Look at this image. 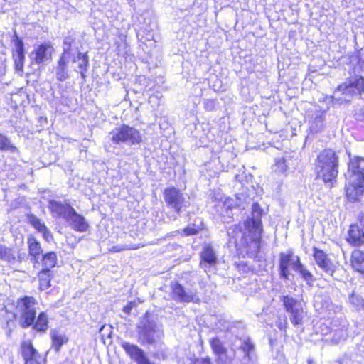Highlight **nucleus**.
Wrapping results in <instances>:
<instances>
[{
    "label": "nucleus",
    "instance_id": "nucleus-1",
    "mask_svg": "<svg viewBox=\"0 0 364 364\" xmlns=\"http://www.w3.org/2000/svg\"><path fill=\"white\" fill-rule=\"evenodd\" d=\"M364 93V77L361 75H354L347 77L335 90L332 97L334 103H349L351 100L359 96L362 98Z\"/></svg>",
    "mask_w": 364,
    "mask_h": 364
},
{
    "label": "nucleus",
    "instance_id": "nucleus-2",
    "mask_svg": "<svg viewBox=\"0 0 364 364\" xmlns=\"http://www.w3.org/2000/svg\"><path fill=\"white\" fill-rule=\"evenodd\" d=\"M339 159L336 153L326 149L321 151L315 161V171L325 183L332 182L338 176Z\"/></svg>",
    "mask_w": 364,
    "mask_h": 364
},
{
    "label": "nucleus",
    "instance_id": "nucleus-3",
    "mask_svg": "<svg viewBox=\"0 0 364 364\" xmlns=\"http://www.w3.org/2000/svg\"><path fill=\"white\" fill-rule=\"evenodd\" d=\"M139 334L143 343L153 344L157 339L163 336V329L161 324L150 318L147 312L138 324Z\"/></svg>",
    "mask_w": 364,
    "mask_h": 364
},
{
    "label": "nucleus",
    "instance_id": "nucleus-4",
    "mask_svg": "<svg viewBox=\"0 0 364 364\" xmlns=\"http://www.w3.org/2000/svg\"><path fill=\"white\" fill-rule=\"evenodd\" d=\"M37 301L32 296H25L16 301V311L20 314V324L23 328L34 323L36 316Z\"/></svg>",
    "mask_w": 364,
    "mask_h": 364
},
{
    "label": "nucleus",
    "instance_id": "nucleus-5",
    "mask_svg": "<svg viewBox=\"0 0 364 364\" xmlns=\"http://www.w3.org/2000/svg\"><path fill=\"white\" fill-rule=\"evenodd\" d=\"M109 137L114 144L127 143L131 145L141 142L140 132L134 127L123 124L115 128L109 133Z\"/></svg>",
    "mask_w": 364,
    "mask_h": 364
},
{
    "label": "nucleus",
    "instance_id": "nucleus-6",
    "mask_svg": "<svg viewBox=\"0 0 364 364\" xmlns=\"http://www.w3.org/2000/svg\"><path fill=\"white\" fill-rule=\"evenodd\" d=\"M282 301L291 323L294 326L301 324L306 315L303 302L288 295L284 296Z\"/></svg>",
    "mask_w": 364,
    "mask_h": 364
},
{
    "label": "nucleus",
    "instance_id": "nucleus-7",
    "mask_svg": "<svg viewBox=\"0 0 364 364\" xmlns=\"http://www.w3.org/2000/svg\"><path fill=\"white\" fill-rule=\"evenodd\" d=\"M262 210L257 203L252 205V217L245 221V230L248 232L250 240L256 241L261 237L262 224L261 218Z\"/></svg>",
    "mask_w": 364,
    "mask_h": 364
},
{
    "label": "nucleus",
    "instance_id": "nucleus-8",
    "mask_svg": "<svg viewBox=\"0 0 364 364\" xmlns=\"http://www.w3.org/2000/svg\"><path fill=\"white\" fill-rule=\"evenodd\" d=\"M164 198L167 207L173 210L177 214L183 212L189 204L183 193L174 187L164 191Z\"/></svg>",
    "mask_w": 364,
    "mask_h": 364
},
{
    "label": "nucleus",
    "instance_id": "nucleus-9",
    "mask_svg": "<svg viewBox=\"0 0 364 364\" xmlns=\"http://www.w3.org/2000/svg\"><path fill=\"white\" fill-rule=\"evenodd\" d=\"M301 262L299 256L294 255L292 251L287 252H280L279 255V274L280 278L289 279L290 274L289 268L293 270L297 267Z\"/></svg>",
    "mask_w": 364,
    "mask_h": 364
},
{
    "label": "nucleus",
    "instance_id": "nucleus-10",
    "mask_svg": "<svg viewBox=\"0 0 364 364\" xmlns=\"http://www.w3.org/2000/svg\"><path fill=\"white\" fill-rule=\"evenodd\" d=\"M53 51L54 48L50 44L38 46L30 54L31 63L40 66L48 64L52 60Z\"/></svg>",
    "mask_w": 364,
    "mask_h": 364
},
{
    "label": "nucleus",
    "instance_id": "nucleus-11",
    "mask_svg": "<svg viewBox=\"0 0 364 364\" xmlns=\"http://www.w3.org/2000/svg\"><path fill=\"white\" fill-rule=\"evenodd\" d=\"M346 196L348 201L360 200L364 193V180L346 177Z\"/></svg>",
    "mask_w": 364,
    "mask_h": 364
},
{
    "label": "nucleus",
    "instance_id": "nucleus-12",
    "mask_svg": "<svg viewBox=\"0 0 364 364\" xmlns=\"http://www.w3.org/2000/svg\"><path fill=\"white\" fill-rule=\"evenodd\" d=\"M62 49L63 52L60 55V58L71 61L73 63L77 62V55L81 52L77 46L75 36L70 35L65 37L63 41Z\"/></svg>",
    "mask_w": 364,
    "mask_h": 364
},
{
    "label": "nucleus",
    "instance_id": "nucleus-13",
    "mask_svg": "<svg viewBox=\"0 0 364 364\" xmlns=\"http://www.w3.org/2000/svg\"><path fill=\"white\" fill-rule=\"evenodd\" d=\"M346 241L354 247H360L364 244V224L362 222L350 225Z\"/></svg>",
    "mask_w": 364,
    "mask_h": 364
},
{
    "label": "nucleus",
    "instance_id": "nucleus-14",
    "mask_svg": "<svg viewBox=\"0 0 364 364\" xmlns=\"http://www.w3.org/2000/svg\"><path fill=\"white\" fill-rule=\"evenodd\" d=\"M313 255L317 265L326 274L333 276L336 266L328 258V255L316 247L313 248Z\"/></svg>",
    "mask_w": 364,
    "mask_h": 364
},
{
    "label": "nucleus",
    "instance_id": "nucleus-15",
    "mask_svg": "<svg viewBox=\"0 0 364 364\" xmlns=\"http://www.w3.org/2000/svg\"><path fill=\"white\" fill-rule=\"evenodd\" d=\"M173 298L180 302L189 303L198 300L195 293L191 291H186L184 287L178 282H172L171 284Z\"/></svg>",
    "mask_w": 364,
    "mask_h": 364
},
{
    "label": "nucleus",
    "instance_id": "nucleus-16",
    "mask_svg": "<svg viewBox=\"0 0 364 364\" xmlns=\"http://www.w3.org/2000/svg\"><path fill=\"white\" fill-rule=\"evenodd\" d=\"M346 177L364 180V158L355 156L350 160Z\"/></svg>",
    "mask_w": 364,
    "mask_h": 364
},
{
    "label": "nucleus",
    "instance_id": "nucleus-17",
    "mask_svg": "<svg viewBox=\"0 0 364 364\" xmlns=\"http://www.w3.org/2000/svg\"><path fill=\"white\" fill-rule=\"evenodd\" d=\"M70 211V214L65 220L68 223L69 225L75 231L80 232H85L87 230L89 225L85 218L78 214L75 209Z\"/></svg>",
    "mask_w": 364,
    "mask_h": 364
},
{
    "label": "nucleus",
    "instance_id": "nucleus-18",
    "mask_svg": "<svg viewBox=\"0 0 364 364\" xmlns=\"http://www.w3.org/2000/svg\"><path fill=\"white\" fill-rule=\"evenodd\" d=\"M121 346L127 354L136 363H139L145 356V353L136 345L129 343L127 341H122Z\"/></svg>",
    "mask_w": 364,
    "mask_h": 364
},
{
    "label": "nucleus",
    "instance_id": "nucleus-19",
    "mask_svg": "<svg viewBox=\"0 0 364 364\" xmlns=\"http://www.w3.org/2000/svg\"><path fill=\"white\" fill-rule=\"evenodd\" d=\"M50 208L53 213L65 220H66L70 214V210L74 209L68 203H62L58 201H50Z\"/></svg>",
    "mask_w": 364,
    "mask_h": 364
},
{
    "label": "nucleus",
    "instance_id": "nucleus-20",
    "mask_svg": "<svg viewBox=\"0 0 364 364\" xmlns=\"http://www.w3.org/2000/svg\"><path fill=\"white\" fill-rule=\"evenodd\" d=\"M21 353L24 360V363L34 359L35 357L41 355L34 348L31 341L29 340L24 341L21 343Z\"/></svg>",
    "mask_w": 364,
    "mask_h": 364
},
{
    "label": "nucleus",
    "instance_id": "nucleus-21",
    "mask_svg": "<svg viewBox=\"0 0 364 364\" xmlns=\"http://www.w3.org/2000/svg\"><path fill=\"white\" fill-rule=\"evenodd\" d=\"M240 349L244 353L241 362L250 361L255 350L254 343L249 337L240 338Z\"/></svg>",
    "mask_w": 364,
    "mask_h": 364
},
{
    "label": "nucleus",
    "instance_id": "nucleus-22",
    "mask_svg": "<svg viewBox=\"0 0 364 364\" xmlns=\"http://www.w3.org/2000/svg\"><path fill=\"white\" fill-rule=\"evenodd\" d=\"M351 266L355 271L364 273V252L355 250L351 253Z\"/></svg>",
    "mask_w": 364,
    "mask_h": 364
},
{
    "label": "nucleus",
    "instance_id": "nucleus-23",
    "mask_svg": "<svg viewBox=\"0 0 364 364\" xmlns=\"http://www.w3.org/2000/svg\"><path fill=\"white\" fill-rule=\"evenodd\" d=\"M53 276V271L49 269H42V270L38 272V277L41 290L48 289L50 287V281Z\"/></svg>",
    "mask_w": 364,
    "mask_h": 364
},
{
    "label": "nucleus",
    "instance_id": "nucleus-24",
    "mask_svg": "<svg viewBox=\"0 0 364 364\" xmlns=\"http://www.w3.org/2000/svg\"><path fill=\"white\" fill-rule=\"evenodd\" d=\"M68 63L69 61L60 58L55 68L58 80L63 82L69 77Z\"/></svg>",
    "mask_w": 364,
    "mask_h": 364
},
{
    "label": "nucleus",
    "instance_id": "nucleus-25",
    "mask_svg": "<svg viewBox=\"0 0 364 364\" xmlns=\"http://www.w3.org/2000/svg\"><path fill=\"white\" fill-rule=\"evenodd\" d=\"M52 346L56 352H58L61 346L68 341V338L59 331L53 329L50 331Z\"/></svg>",
    "mask_w": 364,
    "mask_h": 364
},
{
    "label": "nucleus",
    "instance_id": "nucleus-26",
    "mask_svg": "<svg viewBox=\"0 0 364 364\" xmlns=\"http://www.w3.org/2000/svg\"><path fill=\"white\" fill-rule=\"evenodd\" d=\"M210 345L214 353L222 361H225L227 349L218 338H213L210 340Z\"/></svg>",
    "mask_w": 364,
    "mask_h": 364
},
{
    "label": "nucleus",
    "instance_id": "nucleus-27",
    "mask_svg": "<svg viewBox=\"0 0 364 364\" xmlns=\"http://www.w3.org/2000/svg\"><path fill=\"white\" fill-rule=\"evenodd\" d=\"M27 244L28 247V255L29 256L41 255L43 252V250L41 243L32 235H30L27 240Z\"/></svg>",
    "mask_w": 364,
    "mask_h": 364
},
{
    "label": "nucleus",
    "instance_id": "nucleus-28",
    "mask_svg": "<svg viewBox=\"0 0 364 364\" xmlns=\"http://www.w3.org/2000/svg\"><path fill=\"white\" fill-rule=\"evenodd\" d=\"M57 255L55 252H49L46 253L42 257V265L43 267V269H49L55 267L57 264Z\"/></svg>",
    "mask_w": 364,
    "mask_h": 364
},
{
    "label": "nucleus",
    "instance_id": "nucleus-29",
    "mask_svg": "<svg viewBox=\"0 0 364 364\" xmlns=\"http://www.w3.org/2000/svg\"><path fill=\"white\" fill-rule=\"evenodd\" d=\"M201 257L205 262L210 265H214L217 262L215 252L210 246H206L204 247V250L201 253Z\"/></svg>",
    "mask_w": 364,
    "mask_h": 364
},
{
    "label": "nucleus",
    "instance_id": "nucleus-30",
    "mask_svg": "<svg viewBox=\"0 0 364 364\" xmlns=\"http://www.w3.org/2000/svg\"><path fill=\"white\" fill-rule=\"evenodd\" d=\"M0 150L10 153H16L18 151L17 147L13 145L10 139L1 133H0Z\"/></svg>",
    "mask_w": 364,
    "mask_h": 364
},
{
    "label": "nucleus",
    "instance_id": "nucleus-31",
    "mask_svg": "<svg viewBox=\"0 0 364 364\" xmlns=\"http://www.w3.org/2000/svg\"><path fill=\"white\" fill-rule=\"evenodd\" d=\"M294 271L299 272L301 277L306 281V284L309 286H312L314 277L301 262Z\"/></svg>",
    "mask_w": 364,
    "mask_h": 364
},
{
    "label": "nucleus",
    "instance_id": "nucleus-32",
    "mask_svg": "<svg viewBox=\"0 0 364 364\" xmlns=\"http://www.w3.org/2000/svg\"><path fill=\"white\" fill-rule=\"evenodd\" d=\"M33 328L38 331H46L48 328V317L46 313L41 312L33 323Z\"/></svg>",
    "mask_w": 364,
    "mask_h": 364
},
{
    "label": "nucleus",
    "instance_id": "nucleus-33",
    "mask_svg": "<svg viewBox=\"0 0 364 364\" xmlns=\"http://www.w3.org/2000/svg\"><path fill=\"white\" fill-rule=\"evenodd\" d=\"M0 259L7 261L9 262H14L16 257L12 249L8 248L5 245H0Z\"/></svg>",
    "mask_w": 364,
    "mask_h": 364
},
{
    "label": "nucleus",
    "instance_id": "nucleus-34",
    "mask_svg": "<svg viewBox=\"0 0 364 364\" xmlns=\"http://www.w3.org/2000/svg\"><path fill=\"white\" fill-rule=\"evenodd\" d=\"M28 223L33 226L38 232L46 230V225L38 218L33 214H28Z\"/></svg>",
    "mask_w": 364,
    "mask_h": 364
},
{
    "label": "nucleus",
    "instance_id": "nucleus-35",
    "mask_svg": "<svg viewBox=\"0 0 364 364\" xmlns=\"http://www.w3.org/2000/svg\"><path fill=\"white\" fill-rule=\"evenodd\" d=\"M349 302L357 309H364V299L353 292L349 296Z\"/></svg>",
    "mask_w": 364,
    "mask_h": 364
},
{
    "label": "nucleus",
    "instance_id": "nucleus-36",
    "mask_svg": "<svg viewBox=\"0 0 364 364\" xmlns=\"http://www.w3.org/2000/svg\"><path fill=\"white\" fill-rule=\"evenodd\" d=\"M79 61L78 68L79 69H83L87 70L89 65V57L87 53H80L77 55V61Z\"/></svg>",
    "mask_w": 364,
    "mask_h": 364
},
{
    "label": "nucleus",
    "instance_id": "nucleus-37",
    "mask_svg": "<svg viewBox=\"0 0 364 364\" xmlns=\"http://www.w3.org/2000/svg\"><path fill=\"white\" fill-rule=\"evenodd\" d=\"M273 169L275 172H278L279 173H284L287 169L286 160L282 157L276 159Z\"/></svg>",
    "mask_w": 364,
    "mask_h": 364
},
{
    "label": "nucleus",
    "instance_id": "nucleus-38",
    "mask_svg": "<svg viewBox=\"0 0 364 364\" xmlns=\"http://www.w3.org/2000/svg\"><path fill=\"white\" fill-rule=\"evenodd\" d=\"M228 234L231 239L234 240L233 242L235 244L237 243V238L241 237V239H242L245 235V233L236 226L233 228H230L228 231Z\"/></svg>",
    "mask_w": 364,
    "mask_h": 364
},
{
    "label": "nucleus",
    "instance_id": "nucleus-39",
    "mask_svg": "<svg viewBox=\"0 0 364 364\" xmlns=\"http://www.w3.org/2000/svg\"><path fill=\"white\" fill-rule=\"evenodd\" d=\"M348 336L346 329H339L334 332L332 338V342L335 344L339 343L341 341L345 340Z\"/></svg>",
    "mask_w": 364,
    "mask_h": 364
},
{
    "label": "nucleus",
    "instance_id": "nucleus-40",
    "mask_svg": "<svg viewBox=\"0 0 364 364\" xmlns=\"http://www.w3.org/2000/svg\"><path fill=\"white\" fill-rule=\"evenodd\" d=\"M215 327L220 331H228L230 327V323L229 321L220 318L215 322Z\"/></svg>",
    "mask_w": 364,
    "mask_h": 364
},
{
    "label": "nucleus",
    "instance_id": "nucleus-41",
    "mask_svg": "<svg viewBox=\"0 0 364 364\" xmlns=\"http://www.w3.org/2000/svg\"><path fill=\"white\" fill-rule=\"evenodd\" d=\"M14 56L15 66H16V70H22L23 67V61L25 59V55L19 54L18 55H14Z\"/></svg>",
    "mask_w": 364,
    "mask_h": 364
},
{
    "label": "nucleus",
    "instance_id": "nucleus-42",
    "mask_svg": "<svg viewBox=\"0 0 364 364\" xmlns=\"http://www.w3.org/2000/svg\"><path fill=\"white\" fill-rule=\"evenodd\" d=\"M139 248L138 246H132V245H116L112 247V250L114 252H121L125 250H135Z\"/></svg>",
    "mask_w": 364,
    "mask_h": 364
},
{
    "label": "nucleus",
    "instance_id": "nucleus-43",
    "mask_svg": "<svg viewBox=\"0 0 364 364\" xmlns=\"http://www.w3.org/2000/svg\"><path fill=\"white\" fill-rule=\"evenodd\" d=\"M24 54L23 43L21 40H18L16 43V53L14 55Z\"/></svg>",
    "mask_w": 364,
    "mask_h": 364
},
{
    "label": "nucleus",
    "instance_id": "nucleus-44",
    "mask_svg": "<svg viewBox=\"0 0 364 364\" xmlns=\"http://www.w3.org/2000/svg\"><path fill=\"white\" fill-rule=\"evenodd\" d=\"M136 306V301H130L127 305L123 308V312L127 315L131 314L132 310Z\"/></svg>",
    "mask_w": 364,
    "mask_h": 364
},
{
    "label": "nucleus",
    "instance_id": "nucleus-45",
    "mask_svg": "<svg viewBox=\"0 0 364 364\" xmlns=\"http://www.w3.org/2000/svg\"><path fill=\"white\" fill-rule=\"evenodd\" d=\"M24 364H46V359L40 355L35 357L34 359L31 360Z\"/></svg>",
    "mask_w": 364,
    "mask_h": 364
},
{
    "label": "nucleus",
    "instance_id": "nucleus-46",
    "mask_svg": "<svg viewBox=\"0 0 364 364\" xmlns=\"http://www.w3.org/2000/svg\"><path fill=\"white\" fill-rule=\"evenodd\" d=\"M184 232L186 235H196L198 233V228H196L195 226L193 227H187L184 229Z\"/></svg>",
    "mask_w": 364,
    "mask_h": 364
},
{
    "label": "nucleus",
    "instance_id": "nucleus-47",
    "mask_svg": "<svg viewBox=\"0 0 364 364\" xmlns=\"http://www.w3.org/2000/svg\"><path fill=\"white\" fill-rule=\"evenodd\" d=\"M40 232L43 233V238L46 241H49L50 239L52 237V235H51L50 232L48 230L47 227H46L45 230L41 231Z\"/></svg>",
    "mask_w": 364,
    "mask_h": 364
},
{
    "label": "nucleus",
    "instance_id": "nucleus-48",
    "mask_svg": "<svg viewBox=\"0 0 364 364\" xmlns=\"http://www.w3.org/2000/svg\"><path fill=\"white\" fill-rule=\"evenodd\" d=\"M194 364H211L210 360L208 358L198 359Z\"/></svg>",
    "mask_w": 364,
    "mask_h": 364
},
{
    "label": "nucleus",
    "instance_id": "nucleus-49",
    "mask_svg": "<svg viewBox=\"0 0 364 364\" xmlns=\"http://www.w3.org/2000/svg\"><path fill=\"white\" fill-rule=\"evenodd\" d=\"M287 322L285 320L283 322L282 321L278 322L277 326L281 330H285L287 328Z\"/></svg>",
    "mask_w": 364,
    "mask_h": 364
},
{
    "label": "nucleus",
    "instance_id": "nucleus-50",
    "mask_svg": "<svg viewBox=\"0 0 364 364\" xmlns=\"http://www.w3.org/2000/svg\"><path fill=\"white\" fill-rule=\"evenodd\" d=\"M137 364H154L152 362H151L149 360V359L145 356L141 360H140L139 363H138Z\"/></svg>",
    "mask_w": 364,
    "mask_h": 364
},
{
    "label": "nucleus",
    "instance_id": "nucleus-51",
    "mask_svg": "<svg viewBox=\"0 0 364 364\" xmlns=\"http://www.w3.org/2000/svg\"><path fill=\"white\" fill-rule=\"evenodd\" d=\"M30 257H31V261L32 262H33L34 264H36V263L39 262V257H40V255H36V257H35V256H30Z\"/></svg>",
    "mask_w": 364,
    "mask_h": 364
},
{
    "label": "nucleus",
    "instance_id": "nucleus-52",
    "mask_svg": "<svg viewBox=\"0 0 364 364\" xmlns=\"http://www.w3.org/2000/svg\"><path fill=\"white\" fill-rule=\"evenodd\" d=\"M80 75H81V77L85 80L86 79V74L85 73L87 72V70H84L83 69H80Z\"/></svg>",
    "mask_w": 364,
    "mask_h": 364
},
{
    "label": "nucleus",
    "instance_id": "nucleus-53",
    "mask_svg": "<svg viewBox=\"0 0 364 364\" xmlns=\"http://www.w3.org/2000/svg\"><path fill=\"white\" fill-rule=\"evenodd\" d=\"M236 196H237V198L238 200H241V199H242V197H243V194H242V193H241V194H237V195H236Z\"/></svg>",
    "mask_w": 364,
    "mask_h": 364
}]
</instances>
